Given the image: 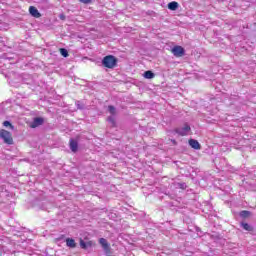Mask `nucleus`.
<instances>
[{
  "mask_svg": "<svg viewBox=\"0 0 256 256\" xmlns=\"http://www.w3.org/2000/svg\"><path fill=\"white\" fill-rule=\"evenodd\" d=\"M102 65L107 67V69H113L117 66V58L113 55L105 56L102 60Z\"/></svg>",
  "mask_w": 256,
  "mask_h": 256,
  "instance_id": "obj_1",
  "label": "nucleus"
},
{
  "mask_svg": "<svg viewBox=\"0 0 256 256\" xmlns=\"http://www.w3.org/2000/svg\"><path fill=\"white\" fill-rule=\"evenodd\" d=\"M99 244L101 245L104 253L106 256H112L113 252L111 251V244L107 241L105 238H100L99 239Z\"/></svg>",
  "mask_w": 256,
  "mask_h": 256,
  "instance_id": "obj_2",
  "label": "nucleus"
},
{
  "mask_svg": "<svg viewBox=\"0 0 256 256\" xmlns=\"http://www.w3.org/2000/svg\"><path fill=\"white\" fill-rule=\"evenodd\" d=\"M175 133H177V135H180L181 137H185L187 135H189V133H191V126H189V124H184L181 127L175 128Z\"/></svg>",
  "mask_w": 256,
  "mask_h": 256,
  "instance_id": "obj_3",
  "label": "nucleus"
},
{
  "mask_svg": "<svg viewBox=\"0 0 256 256\" xmlns=\"http://www.w3.org/2000/svg\"><path fill=\"white\" fill-rule=\"evenodd\" d=\"M0 137L7 145H13V137H11V132L7 130H1Z\"/></svg>",
  "mask_w": 256,
  "mask_h": 256,
  "instance_id": "obj_4",
  "label": "nucleus"
},
{
  "mask_svg": "<svg viewBox=\"0 0 256 256\" xmlns=\"http://www.w3.org/2000/svg\"><path fill=\"white\" fill-rule=\"evenodd\" d=\"M174 57H183L185 55V48L182 46H174L172 48Z\"/></svg>",
  "mask_w": 256,
  "mask_h": 256,
  "instance_id": "obj_5",
  "label": "nucleus"
},
{
  "mask_svg": "<svg viewBox=\"0 0 256 256\" xmlns=\"http://www.w3.org/2000/svg\"><path fill=\"white\" fill-rule=\"evenodd\" d=\"M29 13L32 17H35L36 19H39V17H41V13H39V10L35 6L29 7Z\"/></svg>",
  "mask_w": 256,
  "mask_h": 256,
  "instance_id": "obj_6",
  "label": "nucleus"
},
{
  "mask_svg": "<svg viewBox=\"0 0 256 256\" xmlns=\"http://www.w3.org/2000/svg\"><path fill=\"white\" fill-rule=\"evenodd\" d=\"M70 149L72 153H77V150L79 149V143L77 140L73 138L70 139Z\"/></svg>",
  "mask_w": 256,
  "mask_h": 256,
  "instance_id": "obj_7",
  "label": "nucleus"
},
{
  "mask_svg": "<svg viewBox=\"0 0 256 256\" xmlns=\"http://www.w3.org/2000/svg\"><path fill=\"white\" fill-rule=\"evenodd\" d=\"M42 123H44L43 118L41 117H36L34 118L33 122L31 123L30 127L32 129H36V127H39Z\"/></svg>",
  "mask_w": 256,
  "mask_h": 256,
  "instance_id": "obj_8",
  "label": "nucleus"
},
{
  "mask_svg": "<svg viewBox=\"0 0 256 256\" xmlns=\"http://www.w3.org/2000/svg\"><path fill=\"white\" fill-rule=\"evenodd\" d=\"M189 145H190V147H192V149H196V150L201 149V144H199V141H197L195 139H190Z\"/></svg>",
  "mask_w": 256,
  "mask_h": 256,
  "instance_id": "obj_9",
  "label": "nucleus"
},
{
  "mask_svg": "<svg viewBox=\"0 0 256 256\" xmlns=\"http://www.w3.org/2000/svg\"><path fill=\"white\" fill-rule=\"evenodd\" d=\"M66 245L67 247H70V249H75V247H77V243L73 238H66Z\"/></svg>",
  "mask_w": 256,
  "mask_h": 256,
  "instance_id": "obj_10",
  "label": "nucleus"
},
{
  "mask_svg": "<svg viewBox=\"0 0 256 256\" xmlns=\"http://www.w3.org/2000/svg\"><path fill=\"white\" fill-rule=\"evenodd\" d=\"M168 9H170V11H177V9H179V3L173 1V2H170L168 4Z\"/></svg>",
  "mask_w": 256,
  "mask_h": 256,
  "instance_id": "obj_11",
  "label": "nucleus"
},
{
  "mask_svg": "<svg viewBox=\"0 0 256 256\" xmlns=\"http://www.w3.org/2000/svg\"><path fill=\"white\" fill-rule=\"evenodd\" d=\"M143 77H145V79H153L155 77V73H153L151 70H148L144 72Z\"/></svg>",
  "mask_w": 256,
  "mask_h": 256,
  "instance_id": "obj_12",
  "label": "nucleus"
},
{
  "mask_svg": "<svg viewBox=\"0 0 256 256\" xmlns=\"http://www.w3.org/2000/svg\"><path fill=\"white\" fill-rule=\"evenodd\" d=\"M241 227H243V229H245V231H253V228L248 223L242 222Z\"/></svg>",
  "mask_w": 256,
  "mask_h": 256,
  "instance_id": "obj_13",
  "label": "nucleus"
},
{
  "mask_svg": "<svg viewBox=\"0 0 256 256\" xmlns=\"http://www.w3.org/2000/svg\"><path fill=\"white\" fill-rule=\"evenodd\" d=\"M60 55H62V57H69V51H67V49L65 48H60Z\"/></svg>",
  "mask_w": 256,
  "mask_h": 256,
  "instance_id": "obj_14",
  "label": "nucleus"
},
{
  "mask_svg": "<svg viewBox=\"0 0 256 256\" xmlns=\"http://www.w3.org/2000/svg\"><path fill=\"white\" fill-rule=\"evenodd\" d=\"M75 105L77 109H80V110L85 109V104L81 103V101H76Z\"/></svg>",
  "mask_w": 256,
  "mask_h": 256,
  "instance_id": "obj_15",
  "label": "nucleus"
},
{
  "mask_svg": "<svg viewBox=\"0 0 256 256\" xmlns=\"http://www.w3.org/2000/svg\"><path fill=\"white\" fill-rule=\"evenodd\" d=\"M108 111L111 115H115L117 113V110L114 108V106H108Z\"/></svg>",
  "mask_w": 256,
  "mask_h": 256,
  "instance_id": "obj_16",
  "label": "nucleus"
},
{
  "mask_svg": "<svg viewBox=\"0 0 256 256\" xmlns=\"http://www.w3.org/2000/svg\"><path fill=\"white\" fill-rule=\"evenodd\" d=\"M109 123L112 125V127H115L116 123H115V117L113 116H109L108 119Z\"/></svg>",
  "mask_w": 256,
  "mask_h": 256,
  "instance_id": "obj_17",
  "label": "nucleus"
},
{
  "mask_svg": "<svg viewBox=\"0 0 256 256\" xmlns=\"http://www.w3.org/2000/svg\"><path fill=\"white\" fill-rule=\"evenodd\" d=\"M3 125H4V127H10V129H12V130L15 129V127L13 125H11V122H9V121H4Z\"/></svg>",
  "mask_w": 256,
  "mask_h": 256,
  "instance_id": "obj_18",
  "label": "nucleus"
},
{
  "mask_svg": "<svg viewBox=\"0 0 256 256\" xmlns=\"http://www.w3.org/2000/svg\"><path fill=\"white\" fill-rule=\"evenodd\" d=\"M80 247H81V249H86L87 248V243H85L83 241V239H80Z\"/></svg>",
  "mask_w": 256,
  "mask_h": 256,
  "instance_id": "obj_19",
  "label": "nucleus"
},
{
  "mask_svg": "<svg viewBox=\"0 0 256 256\" xmlns=\"http://www.w3.org/2000/svg\"><path fill=\"white\" fill-rule=\"evenodd\" d=\"M240 215H241V217H249V211H242L241 213H240Z\"/></svg>",
  "mask_w": 256,
  "mask_h": 256,
  "instance_id": "obj_20",
  "label": "nucleus"
},
{
  "mask_svg": "<svg viewBox=\"0 0 256 256\" xmlns=\"http://www.w3.org/2000/svg\"><path fill=\"white\" fill-rule=\"evenodd\" d=\"M80 3H84V5H89L93 0H79Z\"/></svg>",
  "mask_w": 256,
  "mask_h": 256,
  "instance_id": "obj_21",
  "label": "nucleus"
},
{
  "mask_svg": "<svg viewBox=\"0 0 256 256\" xmlns=\"http://www.w3.org/2000/svg\"><path fill=\"white\" fill-rule=\"evenodd\" d=\"M172 143H173L174 145H177V141H175V140H172Z\"/></svg>",
  "mask_w": 256,
  "mask_h": 256,
  "instance_id": "obj_22",
  "label": "nucleus"
},
{
  "mask_svg": "<svg viewBox=\"0 0 256 256\" xmlns=\"http://www.w3.org/2000/svg\"><path fill=\"white\" fill-rule=\"evenodd\" d=\"M60 19H65V16L64 15H60Z\"/></svg>",
  "mask_w": 256,
  "mask_h": 256,
  "instance_id": "obj_23",
  "label": "nucleus"
},
{
  "mask_svg": "<svg viewBox=\"0 0 256 256\" xmlns=\"http://www.w3.org/2000/svg\"><path fill=\"white\" fill-rule=\"evenodd\" d=\"M180 187L183 189V187H185V184H180Z\"/></svg>",
  "mask_w": 256,
  "mask_h": 256,
  "instance_id": "obj_24",
  "label": "nucleus"
}]
</instances>
